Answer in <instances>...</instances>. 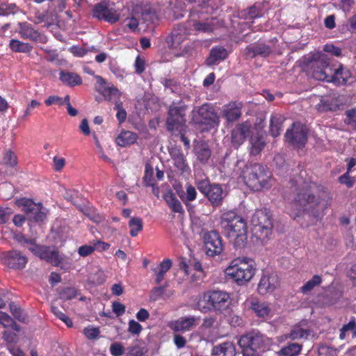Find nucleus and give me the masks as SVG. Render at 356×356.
<instances>
[{"label": "nucleus", "mask_w": 356, "mask_h": 356, "mask_svg": "<svg viewBox=\"0 0 356 356\" xmlns=\"http://www.w3.org/2000/svg\"><path fill=\"white\" fill-rule=\"evenodd\" d=\"M262 16V8L259 4L254 5L241 10L238 17L243 19H254Z\"/></svg>", "instance_id": "nucleus-32"}, {"label": "nucleus", "mask_w": 356, "mask_h": 356, "mask_svg": "<svg viewBox=\"0 0 356 356\" xmlns=\"http://www.w3.org/2000/svg\"><path fill=\"white\" fill-rule=\"evenodd\" d=\"M19 33L23 39L32 41H38L41 37L40 33L33 29L32 25L26 22L19 24Z\"/></svg>", "instance_id": "nucleus-29"}, {"label": "nucleus", "mask_w": 356, "mask_h": 356, "mask_svg": "<svg viewBox=\"0 0 356 356\" xmlns=\"http://www.w3.org/2000/svg\"><path fill=\"white\" fill-rule=\"evenodd\" d=\"M238 344L243 356H259V351L264 348V337L259 333L250 332L240 338Z\"/></svg>", "instance_id": "nucleus-10"}, {"label": "nucleus", "mask_w": 356, "mask_h": 356, "mask_svg": "<svg viewBox=\"0 0 356 356\" xmlns=\"http://www.w3.org/2000/svg\"><path fill=\"white\" fill-rule=\"evenodd\" d=\"M128 325V332L132 334L138 335L143 330L142 325L135 320H130Z\"/></svg>", "instance_id": "nucleus-59"}, {"label": "nucleus", "mask_w": 356, "mask_h": 356, "mask_svg": "<svg viewBox=\"0 0 356 356\" xmlns=\"http://www.w3.org/2000/svg\"><path fill=\"white\" fill-rule=\"evenodd\" d=\"M204 243L206 253L208 256L218 255L223 250L222 238L216 231L207 232L204 236Z\"/></svg>", "instance_id": "nucleus-16"}, {"label": "nucleus", "mask_w": 356, "mask_h": 356, "mask_svg": "<svg viewBox=\"0 0 356 356\" xmlns=\"http://www.w3.org/2000/svg\"><path fill=\"white\" fill-rule=\"evenodd\" d=\"M169 154L175 168H177L181 175H189L191 168L181 149L177 146L172 147L169 149Z\"/></svg>", "instance_id": "nucleus-20"}, {"label": "nucleus", "mask_w": 356, "mask_h": 356, "mask_svg": "<svg viewBox=\"0 0 356 356\" xmlns=\"http://www.w3.org/2000/svg\"><path fill=\"white\" fill-rule=\"evenodd\" d=\"M10 311L15 317V318H16L17 321L22 323H24L26 321V316L24 313L23 310L19 306L15 305L13 302L10 304Z\"/></svg>", "instance_id": "nucleus-53"}, {"label": "nucleus", "mask_w": 356, "mask_h": 356, "mask_svg": "<svg viewBox=\"0 0 356 356\" xmlns=\"http://www.w3.org/2000/svg\"><path fill=\"white\" fill-rule=\"evenodd\" d=\"M242 177L245 184L254 191L268 188L271 175L268 168L260 163H250L242 171Z\"/></svg>", "instance_id": "nucleus-4"}, {"label": "nucleus", "mask_w": 356, "mask_h": 356, "mask_svg": "<svg viewBox=\"0 0 356 356\" xmlns=\"http://www.w3.org/2000/svg\"><path fill=\"white\" fill-rule=\"evenodd\" d=\"M110 353L113 356H122L124 353V348L121 343L115 342L110 346Z\"/></svg>", "instance_id": "nucleus-57"}, {"label": "nucleus", "mask_w": 356, "mask_h": 356, "mask_svg": "<svg viewBox=\"0 0 356 356\" xmlns=\"http://www.w3.org/2000/svg\"><path fill=\"white\" fill-rule=\"evenodd\" d=\"M129 227H130V235L132 237L137 236L139 232H141L143 228L142 219L139 217L131 218L129 222Z\"/></svg>", "instance_id": "nucleus-42"}, {"label": "nucleus", "mask_w": 356, "mask_h": 356, "mask_svg": "<svg viewBox=\"0 0 356 356\" xmlns=\"http://www.w3.org/2000/svg\"><path fill=\"white\" fill-rule=\"evenodd\" d=\"M328 82L337 83L338 85H344L350 77L349 70L343 68L342 65L331 64V75Z\"/></svg>", "instance_id": "nucleus-22"}, {"label": "nucleus", "mask_w": 356, "mask_h": 356, "mask_svg": "<svg viewBox=\"0 0 356 356\" xmlns=\"http://www.w3.org/2000/svg\"><path fill=\"white\" fill-rule=\"evenodd\" d=\"M38 209L35 210L31 216H33V220L36 222H42L46 218V213L42 211V204L41 203H38Z\"/></svg>", "instance_id": "nucleus-63"}, {"label": "nucleus", "mask_w": 356, "mask_h": 356, "mask_svg": "<svg viewBox=\"0 0 356 356\" xmlns=\"http://www.w3.org/2000/svg\"><path fill=\"white\" fill-rule=\"evenodd\" d=\"M9 47L14 52L28 53L32 50V46L29 43L22 42L16 39L10 41Z\"/></svg>", "instance_id": "nucleus-40"}, {"label": "nucleus", "mask_w": 356, "mask_h": 356, "mask_svg": "<svg viewBox=\"0 0 356 356\" xmlns=\"http://www.w3.org/2000/svg\"><path fill=\"white\" fill-rule=\"evenodd\" d=\"M311 330L309 329H303L300 327H296L293 330H291L289 334V338L291 340H298V339H307L309 336L311 334Z\"/></svg>", "instance_id": "nucleus-43"}, {"label": "nucleus", "mask_w": 356, "mask_h": 356, "mask_svg": "<svg viewBox=\"0 0 356 356\" xmlns=\"http://www.w3.org/2000/svg\"><path fill=\"white\" fill-rule=\"evenodd\" d=\"M193 121L195 124H205L209 128H213L218 125V116L213 108L205 103L196 112L193 111Z\"/></svg>", "instance_id": "nucleus-12"}, {"label": "nucleus", "mask_w": 356, "mask_h": 356, "mask_svg": "<svg viewBox=\"0 0 356 356\" xmlns=\"http://www.w3.org/2000/svg\"><path fill=\"white\" fill-rule=\"evenodd\" d=\"M284 122V118L281 115H273L270 120V134L276 138L280 135L282 130V124Z\"/></svg>", "instance_id": "nucleus-34"}, {"label": "nucleus", "mask_w": 356, "mask_h": 356, "mask_svg": "<svg viewBox=\"0 0 356 356\" xmlns=\"http://www.w3.org/2000/svg\"><path fill=\"white\" fill-rule=\"evenodd\" d=\"M197 320L195 316L181 317L177 320L172 321L169 327L174 332H186L196 326Z\"/></svg>", "instance_id": "nucleus-23"}, {"label": "nucleus", "mask_w": 356, "mask_h": 356, "mask_svg": "<svg viewBox=\"0 0 356 356\" xmlns=\"http://www.w3.org/2000/svg\"><path fill=\"white\" fill-rule=\"evenodd\" d=\"M51 312L58 318L63 321L67 327H72L73 323L71 318H70L65 314L62 312L57 307H51Z\"/></svg>", "instance_id": "nucleus-54"}, {"label": "nucleus", "mask_w": 356, "mask_h": 356, "mask_svg": "<svg viewBox=\"0 0 356 356\" xmlns=\"http://www.w3.org/2000/svg\"><path fill=\"white\" fill-rule=\"evenodd\" d=\"M91 14L93 18L111 24L118 22L120 18L118 10L110 8L108 3L104 1L95 4L92 8Z\"/></svg>", "instance_id": "nucleus-14"}, {"label": "nucleus", "mask_w": 356, "mask_h": 356, "mask_svg": "<svg viewBox=\"0 0 356 356\" xmlns=\"http://www.w3.org/2000/svg\"><path fill=\"white\" fill-rule=\"evenodd\" d=\"M220 224L226 236L235 248H244L248 243L246 220L234 211H227L221 216Z\"/></svg>", "instance_id": "nucleus-1"}, {"label": "nucleus", "mask_w": 356, "mask_h": 356, "mask_svg": "<svg viewBox=\"0 0 356 356\" xmlns=\"http://www.w3.org/2000/svg\"><path fill=\"white\" fill-rule=\"evenodd\" d=\"M301 350L302 345L298 343H291L280 350V354L284 356H298Z\"/></svg>", "instance_id": "nucleus-41"}, {"label": "nucleus", "mask_w": 356, "mask_h": 356, "mask_svg": "<svg viewBox=\"0 0 356 356\" xmlns=\"http://www.w3.org/2000/svg\"><path fill=\"white\" fill-rule=\"evenodd\" d=\"M348 331H351L353 333V336L356 335V323L355 319L350 321L348 324H346L342 327L340 333V338L343 339L345 333Z\"/></svg>", "instance_id": "nucleus-58"}, {"label": "nucleus", "mask_w": 356, "mask_h": 356, "mask_svg": "<svg viewBox=\"0 0 356 356\" xmlns=\"http://www.w3.org/2000/svg\"><path fill=\"white\" fill-rule=\"evenodd\" d=\"M279 277L275 274L264 275L259 282L257 291L259 294L271 293L279 286Z\"/></svg>", "instance_id": "nucleus-21"}, {"label": "nucleus", "mask_w": 356, "mask_h": 356, "mask_svg": "<svg viewBox=\"0 0 356 356\" xmlns=\"http://www.w3.org/2000/svg\"><path fill=\"white\" fill-rule=\"evenodd\" d=\"M272 52L271 47L266 44H251L245 49L246 56L253 58L257 56H268Z\"/></svg>", "instance_id": "nucleus-26"}, {"label": "nucleus", "mask_w": 356, "mask_h": 356, "mask_svg": "<svg viewBox=\"0 0 356 356\" xmlns=\"http://www.w3.org/2000/svg\"><path fill=\"white\" fill-rule=\"evenodd\" d=\"M250 153L251 155L256 156L261 153L266 145V143L262 136H257L250 138Z\"/></svg>", "instance_id": "nucleus-38"}, {"label": "nucleus", "mask_w": 356, "mask_h": 356, "mask_svg": "<svg viewBox=\"0 0 356 356\" xmlns=\"http://www.w3.org/2000/svg\"><path fill=\"white\" fill-rule=\"evenodd\" d=\"M164 200L173 212L179 213H183L184 212L180 201L172 193L165 195L164 196Z\"/></svg>", "instance_id": "nucleus-37"}, {"label": "nucleus", "mask_w": 356, "mask_h": 356, "mask_svg": "<svg viewBox=\"0 0 356 356\" xmlns=\"http://www.w3.org/2000/svg\"><path fill=\"white\" fill-rule=\"evenodd\" d=\"M19 204L22 207L23 211L30 216L39 208L38 203H35L31 199L22 198L19 200Z\"/></svg>", "instance_id": "nucleus-45"}, {"label": "nucleus", "mask_w": 356, "mask_h": 356, "mask_svg": "<svg viewBox=\"0 0 356 356\" xmlns=\"http://www.w3.org/2000/svg\"><path fill=\"white\" fill-rule=\"evenodd\" d=\"M253 261L248 257H238L233 259L225 270L227 278L238 285L249 282L255 273Z\"/></svg>", "instance_id": "nucleus-3"}, {"label": "nucleus", "mask_w": 356, "mask_h": 356, "mask_svg": "<svg viewBox=\"0 0 356 356\" xmlns=\"http://www.w3.org/2000/svg\"><path fill=\"white\" fill-rule=\"evenodd\" d=\"M188 106L182 101L172 102L168 110L166 128L170 132L186 127V114Z\"/></svg>", "instance_id": "nucleus-6"}, {"label": "nucleus", "mask_w": 356, "mask_h": 356, "mask_svg": "<svg viewBox=\"0 0 356 356\" xmlns=\"http://www.w3.org/2000/svg\"><path fill=\"white\" fill-rule=\"evenodd\" d=\"M228 55V51L224 47L220 45L213 46L210 51L209 56L206 59V63L209 66L216 65L225 60Z\"/></svg>", "instance_id": "nucleus-25"}, {"label": "nucleus", "mask_w": 356, "mask_h": 356, "mask_svg": "<svg viewBox=\"0 0 356 356\" xmlns=\"http://www.w3.org/2000/svg\"><path fill=\"white\" fill-rule=\"evenodd\" d=\"M251 222L255 234L260 239L268 238L273 227L270 212L267 209L257 210L253 214Z\"/></svg>", "instance_id": "nucleus-8"}, {"label": "nucleus", "mask_w": 356, "mask_h": 356, "mask_svg": "<svg viewBox=\"0 0 356 356\" xmlns=\"http://www.w3.org/2000/svg\"><path fill=\"white\" fill-rule=\"evenodd\" d=\"M99 92L103 95L104 99L108 101L120 100L122 92L115 86L104 87L103 89L99 90Z\"/></svg>", "instance_id": "nucleus-36"}, {"label": "nucleus", "mask_w": 356, "mask_h": 356, "mask_svg": "<svg viewBox=\"0 0 356 356\" xmlns=\"http://www.w3.org/2000/svg\"><path fill=\"white\" fill-rule=\"evenodd\" d=\"M211 354L212 356H235V345L230 341L220 343L213 348Z\"/></svg>", "instance_id": "nucleus-30"}, {"label": "nucleus", "mask_w": 356, "mask_h": 356, "mask_svg": "<svg viewBox=\"0 0 356 356\" xmlns=\"http://www.w3.org/2000/svg\"><path fill=\"white\" fill-rule=\"evenodd\" d=\"M195 185L213 208L222 204L225 194L220 184H211L208 178H205L196 180Z\"/></svg>", "instance_id": "nucleus-7"}, {"label": "nucleus", "mask_w": 356, "mask_h": 356, "mask_svg": "<svg viewBox=\"0 0 356 356\" xmlns=\"http://www.w3.org/2000/svg\"><path fill=\"white\" fill-rule=\"evenodd\" d=\"M48 15H49V10H47L44 12H40V10H37L34 13L33 18L32 20L36 24H39L44 22L45 23L44 26L46 27L49 28V26L51 25V24L46 23L47 22Z\"/></svg>", "instance_id": "nucleus-51"}, {"label": "nucleus", "mask_w": 356, "mask_h": 356, "mask_svg": "<svg viewBox=\"0 0 356 356\" xmlns=\"http://www.w3.org/2000/svg\"><path fill=\"white\" fill-rule=\"evenodd\" d=\"M172 266V261L170 259H165L163 260L157 268H155L154 271L156 273L155 282L159 284L164 278L165 274L170 269Z\"/></svg>", "instance_id": "nucleus-35"}, {"label": "nucleus", "mask_w": 356, "mask_h": 356, "mask_svg": "<svg viewBox=\"0 0 356 356\" xmlns=\"http://www.w3.org/2000/svg\"><path fill=\"white\" fill-rule=\"evenodd\" d=\"M190 34V29L186 25L179 24L174 27L166 42L170 49H181V44L188 39Z\"/></svg>", "instance_id": "nucleus-17"}, {"label": "nucleus", "mask_w": 356, "mask_h": 356, "mask_svg": "<svg viewBox=\"0 0 356 356\" xmlns=\"http://www.w3.org/2000/svg\"><path fill=\"white\" fill-rule=\"evenodd\" d=\"M232 302L231 296L222 290H209L205 291L197 303V309L204 314L213 312L223 313Z\"/></svg>", "instance_id": "nucleus-2"}, {"label": "nucleus", "mask_w": 356, "mask_h": 356, "mask_svg": "<svg viewBox=\"0 0 356 356\" xmlns=\"http://www.w3.org/2000/svg\"><path fill=\"white\" fill-rule=\"evenodd\" d=\"M165 288L166 286L154 287L151 291V299L153 300H156L161 298L165 291Z\"/></svg>", "instance_id": "nucleus-62"}, {"label": "nucleus", "mask_w": 356, "mask_h": 356, "mask_svg": "<svg viewBox=\"0 0 356 356\" xmlns=\"http://www.w3.org/2000/svg\"><path fill=\"white\" fill-rule=\"evenodd\" d=\"M243 107L242 102L232 101L223 106L222 117L225 119L228 124H232L241 118Z\"/></svg>", "instance_id": "nucleus-19"}, {"label": "nucleus", "mask_w": 356, "mask_h": 356, "mask_svg": "<svg viewBox=\"0 0 356 356\" xmlns=\"http://www.w3.org/2000/svg\"><path fill=\"white\" fill-rule=\"evenodd\" d=\"M60 80L65 85L74 87L82 84L81 77L76 73L62 70L59 74Z\"/></svg>", "instance_id": "nucleus-31"}, {"label": "nucleus", "mask_w": 356, "mask_h": 356, "mask_svg": "<svg viewBox=\"0 0 356 356\" xmlns=\"http://www.w3.org/2000/svg\"><path fill=\"white\" fill-rule=\"evenodd\" d=\"M143 180L146 186L154 187L156 184L154 178V169L149 163L145 165Z\"/></svg>", "instance_id": "nucleus-46"}, {"label": "nucleus", "mask_w": 356, "mask_h": 356, "mask_svg": "<svg viewBox=\"0 0 356 356\" xmlns=\"http://www.w3.org/2000/svg\"><path fill=\"white\" fill-rule=\"evenodd\" d=\"M252 124L249 121H245L238 123L232 129L230 133V139L232 145L238 149L251 134Z\"/></svg>", "instance_id": "nucleus-15"}, {"label": "nucleus", "mask_w": 356, "mask_h": 356, "mask_svg": "<svg viewBox=\"0 0 356 356\" xmlns=\"http://www.w3.org/2000/svg\"><path fill=\"white\" fill-rule=\"evenodd\" d=\"M197 194L195 188L191 184H188L186 185L185 195H180V198L187 205L188 202H193L196 199Z\"/></svg>", "instance_id": "nucleus-47"}, {"label": "nucleus", "mask_w": 356, "mask_h": 356, "mask_svg": "<svg viewBox=\"0 0 356 356\" xmlns=\"http://www.w3.org/2000/svg\"><path fill=\"white\" fill-rule=\"evenodd\" d=\"M345 115V124L356 131V107L346 111Z\"/></svg>", "instance_id": "nucleus-48"}, {"label": "nucleus", "mask_w": 356, "mask_h": 356, "mask_svg": "<svg viewBox=\"0 0 356 356\" xmlns=\"http://www.w3.org/2000/svg\"><path fill=\"white\" fill-rule=\"evenodd\" d=\"M67 6V0H54L48 3V8L55 13H62Z\"/></svg>", "instance_id": "nucleus-52"}, {"label": "nucleus", "mask_w": 356, "mask_h": 356, "mask_svg": "<svg viewBox=\"0 0 356 356\" xmlns=\"http://www.w3.org/2000/svg\"><path fill=\"white\" fill-rule=\"evenodd\" d=\"M137 134L131 131H122L116 138V143L121 147L134 144L138 140Z\"/></svg>", "instance_id": "nucleus-33"}, {"label": "nucleus", "mask_w": 356, "mask_h": 356, "mask_svg": "<svg viewBox=\"0 0 356 356\" xmlns=\"http://www.w3.org/2000/svg\"><path fill=\"white\" fill-rule=\"evenodd\" d=\"M7 266L13 269H22L27 264L28 259L26 257L16 250L9 251L5 257Z\"/></svg>", "instance_id": "nucleus-24"}, {"label": "nucleus", "mask_w": 356, "mask_h": 356, "mask_svg": "<svg viewBox=\"0 0 356 356\" xmlns=\"http://www.w3.org/2000/svg\"><path fill=\"white\" fill-rule=\"evenodd\" d=\"M284 136L289 145L295 149H302L307 143V129L300 123L294 122L291 128L287 129Z\"/></svg>", "instance_id": "nucleus-11"}, {"label": "nucleus", "mask_w": 356, "mask_h": 356, "mask_svg": "<svg viewBox=\"0 0 356 356\" xmlns=\"http://www.w3.org/2000/svg\"><path fill=\"white\" fill-rule=\"evenodd\" d=\"M350 172H346L339 177V181L341 184H345L348 188L353 187L355 181L352 179L350 175Z\"/></svg>", "instance_id": "nucleus-64"}, {"label": "nucleus", "mask_w": 356, "mask_h": 356, "mask_svg": "<svg viewBox=\"0 0 356 356\" xmlns=\"http://www.w3.org/2000/svg\"><path fill=\"white\" fill-rule=\"evenodd\" d=\"M322 277L318 275H314L312 279L308 280L303 286H301L300 291L303 293H307L312 291L316 286H319L322 283Z\"/></svg>", "instance_id": "nucleus-44"}, {"label": "nucleus", "mask_w": 356, "mask_h": 356, "mask_svg": "<svg viewBox=\"0 0 356 356\" xmlns=\"http://www.w3.org/2000/svg\"><path fill=\"white\" fill-rule=\"evenodd\" d=\"M250 309L260 318H266L270 316L271 308L266 302L253 300L250 302Z\"/></svg>", "instance_id": "nucleus-28"}, {"label": "nucleus", "mask_w": 356, "mask_h": 356, "mask_svg": "<svg viewBox=\"0 0 356 356\" xmlns=\"http://www.w3.org/2000/svg\"><path fill=\"white\" fill-rule=\"evenodd\" d=\"M211 0H204L202 3L193 7L189 13L187 24L197 33H211L214 31V24L211 20H208L207 15L213 10L209 2Z\"/></svg>", "instance_id": "nucleus-5"}, {"label": "nucleus", "mask_w": 356, "mask_h": 356, "mask_svg": "<svg viewBox=\"0 0 356 356\" xmlns=\"http://www.w3.org/2000/svg\"><path fill=\"white\" fill-rule=\"evenodd\" d=\"M83 334L88 339H95L99 337L100 330L99 327H87L83 330Z\"/></svg>", "instance_id": "nucleus-56"}, {"label": "nucleus", "mask_w": 356, "mask_h": 356, "mask_svg": "<svg viewBox=\"0 0 356 356\" xmlns=\"http://www.w3.org/2000/svg\"><path fill=\"white\" fill-rule=\"evenodd\" d=\"M331 64L330 59L325 54L312 60L309 67L313 78L328 82L329 78L331 77Z\"/></svg>", "instance_id": "nucleus-13"}, {"label": "nucleus", "mask_w": 356, "mask_h": 356, "mask_svg": "<svg viewBox=\"0 0 356 356\" xmlns=\"http://www.w3.org/2000/svg\"><path fill=\"white\" fill-rule=\"evenodd\" d=\"M95 252L93 245H83L78 248V254L83 257H86Z\"/></svg>", "instance_id": "nucleus-61"}, {"label": "nucleus", "mask_w": 356, "mask_h": 356, "mask_svg": "<svg viewBox=\"0 0 356 356\" xmlns=\"http://www.w3.org/2000/svg\"><path fill=\"white\" fill-rule=\"evenodd\" d=\"M135 72L138 74H143L145 70V61L140 56L136 58L134 63Z\"/></svg>", "instance_id": "nucleus-60"}, {"label": "nucleus", "mask_w": 356, "mask_h": 356, "mask_svg": "<svg viewBox=\"0 0 356 356\" xmlns=\"http://www.w3.org/2000/svg\"><path fill=\"white\" fill-rule=\"evenodd\" d=\"M16 8L17 7L14 3H2L0 4V15L14 14Z\"/></svg>", "instance_id": "nucleus-55"}, {"label": "nucleus", "mask_w": 356, "mask_h": 356, "mask_svg": "<svg viewBox=\"0 0 356 356\" xmlns=\"http://www.w3.org/2000/svg\"><path fill=\"white\" fill-rule=\"evenodd\" d=\"M115 111H117L116 113V118L120 124L123 123L125 122L127 119V111L123 108V104L121 100L116 101L115 102V106L113 108Z\"/></svg>", "instance_id": "nucleus-50"}, {"label": "nucleus", "mask_w": 356, "mask_h": 356, "mask_svg": "<svg viewBox=\"0 0 356 356\" xmlns=\"http://www.w3.org/2000/svg\"><path fill=\"white\" fill-rule=\"evenodd\" d=\"M319 203L318 198L312 193L311 186L306 184L299 189L292 203V207H295L297 212L295 213H291L290 215L296 218L307 209V206L314 207Z\"/></svg>", "instance_id": "nucleus-9"}, {"label": "nucleus", "mask_w": 356, "mask_h": 356, "mask_svg": "<svg viewBox=\"0 0 356 356\" xmlns=\"http://www.w3.org/2000/svg\"><path fill=\"white\" fill-rule=\"evenodd\" d=\"M335 105L332 99L322 98L320 102L316 105V108L318 112H325L327 111L334 110Z\"/></svg>", "instance_id": "nucleus-49"}, {"label": "nucleus", "mask_w": 356, "mask_h": 356, "mask_svg": "<svg viewBox=\"0 0 356 356\" xmlns=\"http://www.w3.org/2000/svg\"><path fill=\"white\" fill-rule=\"evenodd\" d=\"M31 252L41 259L51 263L54 266H58L62 263V258L56 250H51L50 247L46 245H33L31 248Z\"/></svg>", "instance_id": "nucleus-18"}, {"label": "nucleus", "mask_w": 356, "mask_h": 356, "mask_svg": "<svg viewBox=\"0 0 356 356\" xmlns=\"http://www.w3.org/2000/svg\"><path fill=\"white\" fill-rule=\"evenodd\" d=\"M195 154L200 163H207L211 155V151L206 144H201L195 147Z\"/></svg>", "instance_id": "nucleus-39"}, {"label": "nucleus", "mask_w": 356, "mask_h": 356, "mask_svg": "<svg viewBox=\"0 0 356 356\" xmlns=\"http://www.w3.org/2000/svg\"><path fill=\"white\" fill-rule=\"evenodd\" d=\"M18 159L16 154L11 149H6L3 153L1 164L5 167L6 172L13 175L17 172Z\"/></svg>", "instance_id": "nucleus-27"}]
</instances>
